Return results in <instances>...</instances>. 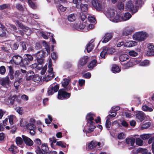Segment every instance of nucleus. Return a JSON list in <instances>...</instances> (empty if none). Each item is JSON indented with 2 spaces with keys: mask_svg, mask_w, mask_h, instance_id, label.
I'll return each mask as SVG.
<instances>
[{
  "mask_svg": "<svg viewBox=\"0 0 154 154\" xmlns=\"http://www.w3.org/2000/svg\"><path fill=\"white\" fill-rule=\"evenodd\" d=\"M50 52V48L48 46L36 53V59L38 64L42 65L44 63L45 57L49 54Z\"/></svg>",
  "mask_w": 154,
  "mask_h": 154,
  "instance_id": "obj_1",
  "label": "nucleus"
},
{
  "mask_svg": "<svg viewBox=\"0 0 154 154\" xmlns=\"http://www.w3.org/2000/svg\"><path fill=\"white\" fill-rule=\"evenodd\" d=\"M94 114L90 112L88 113L86 116V120L87 122V125L89 127V131L85 130L86 134L90 132H93L94 128H96L95 126V123L94 121Z\"/></svg>",
  "mask_w": 154,
  "mask_h": 154,
  "instance_id": "obj_2",
  "label": "nucleus"
},
{
  "mask_svg": "<svg viewBox=\"0 0 154 154\" xmlns=\"http://www.w3.org/2000/svg\"><path fill=\"white\" fill-rule=\"evenodd\" d=\"M49 149L46 143H43L40 147L38 146L35 148V152L37 154H47Z\"/></svg>",
  "mask_w": 154,
  "mask_h": 154,
  "instance_id": "obj_3",
  "label": "nucleus"
},
{
  "mask_svg": "<svg viewBox=\"0 0 154 154\" xmlns=\"http://www.w3.org/2000/svg\"><path fill=\"white\" fill-rule=\"evenodd\" d=\"M147 37V34L143 32H136L133 35L134 39L138 42L144 41Z\"/></svg>",
  "mask_w": 154,
  "mask_h": 154,
  "instance_id": "obj_4",
  "label": "nucleus"
},
{
  "mask_svg": "<svg viewBox=\"0 0 154 154\" xmlns=\"http://www.w3.org/2000/svg\"><path fill=\"white\" fill-rule=\"evenodd\" d=\"M70 93L66 91L65 88L60 89L58 90L57 98L60 100L67 99L70 97Z\"/></svg>",
  "mask_w": 154,
  "mask_h": 154,
  "instance_id": "obj_5",
  "label": "nucleus"
},
{
  "mask_svg": "<svg viewBox=\"0 0 154 154\" xmlns=\"http://www.w3.org/2000/svg\"><path fill=\"white\" fill-rule=\"evenodd\" d=\"M102 2L99 0H92V4L97 11H100L103 10V5Z\"/></svg>",
  "mask_w": 154,
  "mask_h": 154,
  "instance_id": "obj_6",
  "label": "nucleus"
},
{
  "mask_svg": "<svg viewBox=\"0 0 154 154\" xmlns=\"http://www.w3.org/2000/svg\"><path fill=\"white\" fill-rule=\"evenodd\" d=\"M33 58L32 55L29 54H26L22 58V66L28 65L33 60Z\"/></svg>",
  "mask_w": 154,
  "mask_h": 154,
  "instance_id": "obj_7",
  "label": "nucleus"
},
{
  "mask_svg": "<svg viewBox=\"0 0 154 154\" xmlns=\"http://www.w3.org/2000/svg\"><path fill=\"white\" fill-rule=\"evenodd\" d=\"M125 9L128 11L134 14L136 13L137 11L136 8L135 7L132 2L131 1H128L127 2L125 6Z\"/></svg>",
  "mask_w": 154,
  "mask_h": 154,
  "instance_id": "obj_8",
  "label": "nucleus"
},
{
  "mask_svg": "<svg viewBox=\"0 0 154 154\" xmlns=\"http://www.w3.org/2000/svg\"><path fill=\"white\" fill-rule=\"evenodd\" d=\"M146 115L144 113L142 112L139 111L136 114V119L138 122H141L145 119Z\"/></svg>",
  "mask_w": 154,
  "mask_h": 154,
  "instance_id": "obj_9",
  "label": "nucleus"
},
{
  "mask_svg": "<svg viewBox=\"0 0 154 154\" xmlns=\"http://www.w3.org/2000/svg\"><path fill=\"white\" fill-rule=\"evenodd\" d=\"M59 85L58 84L56 85L54 87L53 86H50L48 90V95H52L54 92H57L59 90Z\"/></svg>",
  "mask_w": 154,
  "mask_h": 154,
  "instance_id": "obj_10",
  "label": "nucleus"
},
{
  "mask_svg": "<svg viewBox=\"0 0 154 154\" xmlns=\"http://www.w3.org/2000/svg\"><path fill=\"white\" fill-rule=\"evenodd\" d=\"M24 75L21 73L19 70H16L14 73V76L16 81L19 83L22 82V79L24 77Z\"/></svg>",
  "mask_w": 154,
  "mask_h": 154,
  "instance_id": "obj_11",
  "label": "nucleus"
},
{
  "mask_svg": "<svg viewBox=\"0 0 154 154\" xmlns=\"http://www.w3.org/2000/svg\"><path fill=\"white\" fill-rule=\"evenodd\" d=\"M12 60L15 64L22 66V58L19 55H14L11 60Z\"/></svg>",
  "mask_w": 154,
  "mask_h": 154,
  "instance_id": "obj_12",
  "label": "nucleus"
},
{
  "mask_svg": "<svg viewBox=\"0 0 154 154\" xmlns=\"http://www.w3.org/2000/svg\"><path fill=\"white\" fill-rule=\"evenodd\" d=\"M22 137L23 141L26 145L31 146L33 145V141L30 138L24 135H22Z\"/></svg>",
  "mask_w": 154,
  "mask_h": 154,
  "instance_id": "obj_13",
  "label": "nucleus"
},
{
  "mask_svg": "<svg viewBox=\"0 0 154 154\" xmlns=\"http://www.w3.org/2000/svg\"><path fill=\"white\" fill-rule=\"evenodd\" d=\"M113 37V33L112 32H107L105 33L103 38V40L102 42L103 43H106L108 42Z\"/></svg>",
  "mask_w": 154,
  "mask_h": 154,
  "instance_id": "obj_14",
  "label": "nucleus"
},
{
  "mask_svg": "<svg viewBox=\"0 0 154 154\" xmlns=\"http://www.w3.org/2000/svg\"><path fill=\"white\" fill-rule=\"evenodd\" d=\"M89 59L88 57L87 56L81 57L78 63L79 65L82 66H85L88 61Z\"/></svg>",
  "mask_w": 154,
  "mask_h": 154,
  "instance_id": "obj_15",
  "label": "nucleus"
},
{
  "mask_svg": "<svg viewBox=\"0 0 154 154\" xmlns=\"http://www.w3.org/2000/svg\"><path fill=\"white\" fill-rule=\"evenodd\" d=\"M115 13L114 11H112L111 14L110 15V17L112 18V20L114 22H118L121 21V16L119 14H117L115 15Z\"/></svg>",
  "mask_w": 154,
  "mask_h": 154,
  "instance_id": "obj_16",
  "label": "nucleus"
},
{
  "mask_svg": "<svg viewBox=\"0 0 154 154\" xmlns=\"http://www.w3.org/2000/svg\"><path fill=\"white\" fill-rule=\"evenodd\" d=\"M10 80L9 78L8 77H6L3 78L0 80V83L1 85L5 87H7L10 84Z\"/></svg>",
  "mask_w": 154,
  "mask_h": 154,
  "instance_id": "obj_17",
  "label": "nucleus"
},
{
  "mask_svg": "<svg viewBox=\"0 0 154 154\" xmlns=\"http://www.w3.org/2000/svg\"><path fill=\"white\" fill-rule=\"evenodd\" d=\"M135 59L130 60L127 63L124 64L125 68L127 69L136 65Z\"/></svg>",
  "mask_w": 154,
  "mask_h": 154,
  "instance_id": "obj_18",
  "label": "nucleus"
},
{
  "mask_svg": "<svg viewBox=\"0 0 154 154\" xmlns=\"http://www.w3.org/2000/svg\"><path fill=\"white\" fill-rule=\"evenodd\" d=\"M9 69V73L8 75L9 76L10 79L11 80H12L14 79V71L12 66L10 65V66H8L7 67Z\"/></svg>",
  "mask_w": 154,
  "mask_h": 154,
  "instance_id": "obj_19",
  "label": "nucleus"
},
{
  "mask_svg": "<svg viewBox=\"0 0 154 154\" xmlns=\"http://www.w3.org/2000/svg\"><path fill=\"white\" fill-rule=\"evenodd\" d=\"M6 28L4 26L1 25L0 26V36L1 37H5L6 35Z\"/></svg>",
  "mask_w": 154,
  "mask_h": 154,
  "instance_id": "obj_20",
  "label": "nucleus"
},
{
  "mask_svg": "<svg viewBox=\"0 0 154 154\" xmlns=\"http://www.w3.org/2000/svg\"><path fill=\"white\" fill-rule=\"evenodd\" d=\"M111 70L112 72L116 73L119 72L121 70V68L116 64H114L112 66Z\"/></svg>",
  "mask_w": 154,
  "mask_h": 154,
  "instance_id": "obj_21",
  "label": "nucleus"
},
{
  "mask_svg": "<svg viewBox=\"0 0 154 154\" xmlns=\"http://www.w3.org/2000/svg\"><path fill=\"white\" fill-rule=\"evenodd\" d=\"M135 142V139L134 138H126L125 139L126 143L129 146H133Z\"/></svg>",
  "mask_w": 154,
  "mask_h": 154,
  "instance_id": "obj_22",
  "label": "nucleus"
},
{
  "mask_svg": "<svg viewBox=\"0 0 154 154\" xmlns=\"http://www.w3.org/2000/svg\"><path fill=\"white\" fill-rule=\"evenodd\" d=\"M86 26L85 23H81L78 24H77L75 26V28L77 30L80 31L84 29Z\"/></svg>",
  "mask_w": 154,
  "mask_h": 154,
  "instance_id": "obj_23",
  "label": "nucleus"
},
{
  "mask_svg": "<svg viewBox=\"0 0 154 154\" xmlns=\"http://www.w3.org/2000/svg\"><path fill=\"white\" fill-rule=\"evenodd\" d=\"M17 23L19 27L22 29L24 32H26L28 30L29 28L23 25L20 21H17Z\"/></svg>",
  "mask_w": 154,
  "mask_h": 154,
  "instance_id": "obj_24",
  "label": "nucleus"
},
{
  "mask_svg": "<svg viewBox=\"0 0 154 154\" xmlns=\"http://www.w3.org/2000/svg\"><path fill=\"white\" fill-rule=\"evenodd\" d=\"M129 58V56L126 54H121L119 57V59L121 62L125 61L128 60Z\"/></svg>",
  "mask_w": 154,
  "mask_h": 154,
  "instance_id": "obj_25",
  "label": "nucleus"
},
{
  "mask_svg": "<svg viewBox=\"0 0 154 154\" xmlns=\"http://www.w3.org/2000/svg\"><path fill=\"white\" fill-rule=\"evenodd\" d=\"M97 60L96 59L93 60L89 64L88 66V68L92 69L94 68L97 65Z\"/></svg>",
  "mask_w": 154,
  "mask_h": 154,
  "instance_id": "obj_26",
  "label": "nucleus"
},
{
  "mask_svg": "<svg viewBox=\"0 0 154 154\" xmlns=\"http://www.w3.org/2000/svg\"><path fill=\"white\" fill-rule=\"evenodd\" d=\"M137 43L134 41H131L126 42L125 44V46L127 47H131L136 45Z\"/></svg>",
  "mask_w": 154,
  "mask_h": 154,
  "instance_id": "obj_27",
  "label": "nucleus"
},
{
  "mask_svg": "<svg viewBox=\"0 0 154 154\" xmlns=\"http://www.w3.org/2000/svg\"><path fill=\"white\" fill-rule=\"evenodd\" d=\"M70 80L66 78L64 79L62 82V85L64 88H66L69 84Z\"/></svg>",
  "mask_w": 154,
  "mask_h": 154,
  "instance_id": "obj_28",
  "label": "nucleus"
},
{
  "mask_svg": "<svg viewBox=\"0 0 154 154\" xmlns=\"http://www.w3.org/2000/svg\"><path fill=\"white\" fill-rule=\"evenodd\" d=\"M131 17V14L128 12L125 13L124 16H122L121 19L123 21H126L129 20Z\"/></svg>",
  "mask_w": 154,
  "mask_h": 154,
  "instance_id": "obj_29",
  "label": "nucleus"
},
{
  "mask_svg": "<svg viewBox=\"0 0 154 154\" xmlns=\"http://www.w3.org/2000/svg\"><path fill=\"white\" fill-rule=\"evenodd\" d=\"M10 8L9 4H4L0 5V10H2L5 9H9Z\"/></svg>",
  "mask_w": 154,
  "mask_h": 154,
  "instance_id": "obj_30",
  "label": "nucleus"
},
{
  "mask_svg": "<svg viewBox=\"0 0 154 154\" xmlns=\"http://www.w3.org/2000/svg\"><path fill=\"white\" fill-rule=\"evenodd\" d=\"M76 19V16L75 14H72L69 15L68 17V20L71 22L74 21Z\"/></svg>",
  "mask_w": 154,
  "mask_h": 154,
  "instance_id": "obj_31",
  "label": "nucleus"
},
{
  "mask_svg": "<svg viewBox=\"0 0 154 154\" xmlns=\"http://www.w3.org/2000/svg\"><path fill=\"white\" fill-rule=\"evenodd\" d=\"M26 128L29 130L32 129H36V127L35 125L32 123H29L26 125Z\"/></svg>",
  "mask_w": 154,
  "mask_h": 154,
  "instance_id": "obj_32",
  "label": "nucleus"
},
{
  "mask_svg": "<svg viewBox=\"0 0 154 154\" xmlns=\"http://www.w3.org/2000/svg\"><path fill=\"white\" fill-rule=\"evenodd\" d=\"M81 10L82 11L85 12L87 11L88 5L86 4H84L80 6Z\"/></svg>",
  "mask_w": 154,
  "mask_h": 154,
  "instance_id": "obj_33",
  "label": "nucleus"
},
{
  "mask_svg": "<svg viewBox=\"0 0 154 154\" xmlns=\"http://www.w3.org/2000/svg\"><path fill=\"white\" fill-rule=\"evenodd\" d=\"M96 143L93 141H91L88 145V147L89 149H91L96 147Z\"/></svg>",
  "mask_w": 154,
  "mask_h": 154,
  "instance_id": "obj_34",
  "label": "nucleus"
},
{
  "mask_svg": "<svg viewBox=\"0 0 154 154\" xmlns=\"http://www.w3.org/2000/svg\"><path fill=\"white\" fill-rule=\"evenodd\" d=\"M105 48L107 49V50H106V51H107V53L109 54H112L115 51V49L113 48L106 47Z\"/></svg>",
  "mask_w": 154,
  "mask_h": 154,
  "instance_id": "obj_35",
  "label": "nucleus"
},
{
  "mask_svg": "<svg viewBox=\"0 0 154 154\" xmlns=\"http://www.w3.org/2000/svg\"><path fill=\"white\" fill-rule=\"evenodd\" d=\"M56 145L60 146L62 148H65L66 147V144L65 143L62 141H59L57 142Z\"/></svg>",
  "mask_w": 154,
  "mask_h": 154,
  "instance_id": "obj_36",
  "label": "nucleus"
},
{
  "mask_svg": "<svg viewBox=\"0 0 154 154\" xmlns=\"http://www.w3.org/2000/svg\"><path fill=\"white\" fill-rule=\"evenodd\" d=\"M142 110L145 111L152 112L153 111V109L151 108L148 107L146 105H144L142 106Z\"/></svg>",
  "mask_w": 154,
  "mask_h": 154,
  "instance_id": "obj_37",
  "label": "nucleus"
},
{
  "mask_svg": "<svg viewBox=\"0 0 154 154\" xmlns=\"http://www.w3.org/2000/svg\"><path fill=\"white\" fill-rule=\"evenodd\" d=\"M94 45H88L87 44L86 47V49L88 53H89L94 49Z\"/></svg>",
  "mask_w": 154,
  "mask_h": 154,
  "instance_id": "obj_38",
  "label": "nucleus"
},
{
  "mask_svg": "<svg viewBox=\"0 0 154 154\" xmlns=\"http://www.w3.org/2000/svg\"><path fill=\"white\" fill-rule=\"evenodd\" d=\"M23 141V139L20 137H18L16 138V142L17 145H22Z\"/></svg>",
  "mask_w": 154,
  "mask_h": 154,
  "instance_id": "obj_39",
  "label": "nucleus"
},
{
  "mask_svg": "<svg viewBox=\"0 0 154 154\" xmlns=\"http://www.w3.org/2000/svg\"><path fill=\"white\" fill-rule=\"evenodd\" d=\"M151 135L149 134H144L140 136V137L143 140H145L149 139Z\"/></svg>",
  "mask_w": 154,
  "mask_h": 154,
  "instance_id": "obj_40",
  "label": "nucleus"
},
{
  "mask_svg": "<svg viewBox=\"0 0 154 154\" xmlns=\"http://www.w3.org/2000/svg\"><path fill=\"white\" fill-rule=\"evenodd\" d=\"M52 74L51 75V74L50 75H47L46 77L45 81L46 82H48V81L51 80L52 79L54 78L55 77V75H54V72H53L52 73Z\"/></svg>",
  "mask_w": 154,
  "mask_h": 154,
  "instance_id": "obj_41",
  "label": "nucleus"
},
{
  "mask_svg": "<svg viewBox=\"0 0 154 154\" xmlns=\"http://www.w3.org/2000/svg\"><path fill=\"white\" fill-rule=\"evenodd\" d=\"M18 97L16 95H13L11 97L10 99V103L11 104H13L14 103V102L17 100Z\"/></svg>",
  "mask_w": 154,
  "mask_h": 154,
  "instance_id": "obj_42",
  "label": "nucleus"
},
{
  "mask_svg": "<svg viewBox=\"0 0 154 154\" xmlns=\"http://www.w3.org/2000/svg\"><path fill=\"white\" fill-rule=\"evenodd\" d=\"M143 141L139 138H137L136 139V143L139 146H142L143 144Z\"/></svg>",
  "mask_w": 154,
  "mask_h": 154,
  "instance_id": "obj_43",
  "label": "nucleus"
},
{
  "mask_svg": "<svg viewBox=\"0 0 154 154\" xmlns=\"http://www.w3.org/2000/svg\"><path fill=\"white\" fill-rule=\"evenodd\" d=\"M57 8L58 10H60V11L64 12L66 10V8L64 7L62 5L59 4L57 5Z\"/></svg>",
  "mask_w": 154,
  "mask_h": 154,
  "instance_id": "obj_44",
  "label": "nucleus"
},
{
  "mask_svg": "<svg viewBox=\"0 0 154 154\" xmlns=\"http://www.w3.org/2000/svg\"><path fill=\"white\" fill-rule=\"evenodd\" d=\"M34 142L35 143V145L38 146L42 144V141L39 138H36L34 140Z\"/></svg>",
  "mask_w": 154,
  "mask_h": 154,
  "instance_id": "obj_45",
  "label": "nucleus"
},
{
  "mask_svg": "<svg viewBox=\"0 0 154 154\" xmlns=\"http://www.w3.org/2000/svg\"><path fill=\"white\" fill-rule=\"evenodd\" d=\"M20 45L22 46V50L25 51L26 50V42L24 41H21L20 42Z\"/></svg>",
  "mask_w": 154,
  "mask_h": 154,
  "instance_id": "obj_46",
  "label": "nucleus"
},
{
  "mask_svg": "<svg viewBox=\"0 0 154 154\" xmlns=\"http://www.w3.org/2000/svg\"><path fill=\"white\" fill-rule=\"evenodd\" d=\"M106 50H107V49L104 48L102 51L100 53V56L102 58H105V56L107 53Z\"/></svg>",
  "mask_w": 154,
  "mask_h": 154,
  "instance_id": "obj_47",
  "label": "nucleus"
},
{
  "mask_svg": "<svg viewBox=\"0 0 154 154\" xmlns=\"http://www.w3.org/2000/svg\"><path fill=\"white\" fill-rule=\"evenodd\" d=\"M41 80V78L38 75H36L33 76V81L35 82L38 83Z\"/></svg>",
  "mask_w": 154,
  "mask_h": 154,
  "instance_id": "obj_48",
  "label": "nucleus"
},
{
  "mask_svg": "<svg viewBox=\"0 0 154 154\" xmlns=\"http://www.w3.org/2000/svg\"><path fill=\"white\" fill-rule=\"evenodd\" d=\"M16 8L19 11H23L24 10V9L23 6L20 4H17L16 5Z\"/></svg>",
  "mask_w": 154,
  "mask_h": 154,
  "instance_id": "obj_49",
  "label": "nucleus"
},
{
  "mask_svg": "<svg viewBox=\"0 0 154 154\" xmlns=\"http://www.w3.org/2000/svg\"><path fill=\"white\" fill-rule=\"evenodd\" d=\"M146 54L147 56H154V51H152L148 49L146 51Z\"/></svg>",
  "mask_w": 154,
  "mask_h": 154,
  "instance_id": "obj_50",
  "label": "nucleus"
},
{
  "mask_svg": "<svg viewBox=\"0 0 154 154\" xmlns=\"http://www.w3.org/2000/svg\"><path fill=\"white\" fill-rule=\"evenodd\" d=\"M149 63V61L147 60H145L141 62L140 65L142 66H146L148 65Z\"/></svg>",
  "mask_w": 154,
  "mask_h": 154,
  "instance_id": "obj_51",
  "label": "nucleus"
},
{
  "mask_svg": "<svg viewBox=\"0 0 154 154\" xmlns=\"http://www.w3.org/2000/svg\"><path fill=\"white\" fill-rule=\"evenodd\" d=\"M5 72L6 69L5 66H2L0 67V73L1 74H4Z\"/></svg>",
  "mask_w": 154,
  "mask_h": 154,
  "instance_id": "obj_52",
  "label": "nucleus"
},
{
  "mask_svg": "<svg viewBox=\"0 0 154 154\" xmlns=\"http://www.w3.org/2000/svg\"><path fill=\"white\" fill-rule=\"evenodd\" d=\"M19 46V44L17 42H15L12 45L11 48L13 50H17Z\"/></svg>",
  "mask_w": 154,
  "mask_h": 154,
  "instance_id": "obj_53",
  "label": "nucleus"
},
{
  "mask_svg": "<svg viewBox=\"0 0 154 154\" xmlns=\"http://www.w3.org/2000/svg\"><path fill=\"white\" fill-rule=\"evenodd\" d=\"M49 140L50 141L52 142L51 143V146L52 147H53V145H54L53 143H55L56 142L57 143V142H56L57 139L56 138V137H53L52 138H49Z\"/></svg>",
  "mask_w": 154,
  "mask_h": 154,
  "instance_id": "obj_54",
  "label": "nucleus"
},
{
  "mask_svg": "<svg viewBox=\"0 0 154 154\" xmlns=\"http://www.w3.org/2000/svg\"><path fill=\"white\" fill-rule=\"evenodd\" d=\"M124 5L122 2H119L118 5V7L119 9L120 10H123L124 9Z\"/></svg>",
  "mask_w": 154,
  "mask_h": 154,
  "instance_id": "obj_55",
  "label": "nucleus"
},
{
  "mask_svg": "<svg viewBox=\"0 0 154 154\" xmlns=\"http://www.w3.org/2000/svg\"><path fill=\"white\" fill-rule=\"evenodd\" d=\"M28 3L30 6L32 8L35 9L36 6L35 4L31 0H28Z\"/></svg>",
  "mask_w": 154,
  "mask_h": 154,
  "instance_id": "obj_56",
  "label": "nucleus"
},
{
  "mask_svg": "<svg viewBox=\"0 0 154 154\" xmlns=\"http://www.w3.org/2000/svg\"><path fill=\"white\" fill-rule=\"evenodd\" d=\"M135 4L137 6L141 7L142 6V0H136Z\"/></svg>",
  "mask_w": 154,
  "mask_h": 154,
  "instance_id": "obj_57",
  "label": "nucleus"
},
{
  "mask_svg": "<svg viewBox=\"0 0 154 154\" xmlns=\"http://www.w3.org/2000/svg\"><path fill=\"white\" fill-rule=\"evenodd\" d=\"M138 53L134 51H130L129 52V54L132 56L135 57L138 55Z\"/></svg>",
  "mask_w": 154,
  "mask_h": 154,
  "instance_id": "obj_58",
  "label": "nucleus"
},
{
  "mask_svg": "<svg viewBox=\"0 0 154 154\" xmlns=\"http://www.w3.org/2000/svg\"><path fill=\"white\" fill-rule=\"evenodd\" d=\"M51 57L52 59L55 60H56L58 57L56 53L54 52L51 54Z\"/></svg>",
  "mask_w": 154,
  "mask_h": 154,
  "instance_id": "obj_59",
  "label": "nucleus"
},
{
  "mask_svg": "<svg viewBox=\"0 0 154 154\" xmlns=\"http://www.w3.org/2000/svg\"><path fill=\"white\" fill-rule=\"evenodd\" d=\"M85 81L83 79H79V84L80 86H82L85 85Z\"/></svg>",
  "mask_w": 154,
  "mask_h": 154,
  "instance_id": "obj_60",
  "label": "nucleus"
},
{
  "mask_svg": "<svg viewBox=\"0 0 154 154\" xmlns=\"http://www.w3.org/2000/svg\"><path fill=\"white\" fill-rule=\"evenodd\" d=\"M17 112L20 115H22L23 114V110L21 107H17L16 108Z\"/></svg>",
  "mask_w": 154,
  "mask_h": 154,
  "instance_id": "obj_61",
  "label": "nucleus"
},
{
  "mask_svg": "<svg viewBox=\"0 0 154 154\" xmlns=\"http://www.w3.org/2000/svg\"><path fill=\"white\" fill-rule=\"evenodd\" d=\"M88 19L89 21L91 23H94L96 21L95 18L92 17H89L88 18Z\"/></svg>",
  "mask_w": 154,
  "mask_h": 154,
  "instance_id": "obj_62",
  "label": "nucleus"
},
{
  "mask_svg": "<svg viewBox=\"0 0 154 154\" xmlns=\"http://www.w3.org/2000/svg\"><path fill=\"white\" fill-rule=\"evenodd\" d=\"M131 34L130 31L127 30H125L122 32V34L123 35L127 36Z\"/></svg>",
  "mask_w": 154,
  "mask_h": 154,
  "instance_id": "obj_63",
  "label": "nucleus"
},
{
  "mask_svg": "<svg viewBox=\"0 0 154 154\" xmlns=\"http://www.w3.org/2000/svg\"><path fill=\"white\" fill-rule=\"evenodd\" d=\"M42 45L40 43H35V48L36 49H40L42 48Z\"/></svg>",
  "mask_w": 154,
  "mask_h": 154,
  "instance_id": "obj_64",
  "label": "nucleus"
}]
</instances>
